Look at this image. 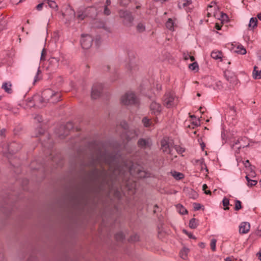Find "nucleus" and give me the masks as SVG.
Masks as SVG:
<instances>
[{
  "label": "nucleus",
  "instance_id": "nucleus-1",
  "mask_svg": "<svg viewBox=\"0 0 261 261\" xmlns=\"http://www.w3.org/2000/svg\"><path fill=\"white\" fill-rule=\"evenodd\" d=\"M105 164L109 167L108 171L104 168L98 169L94 168L88 173V177L94 185L102 190L106 186H109V180L116 178L120 175L122 169L118 164L116 158L107 152H98L95 159H92L89 165L95 167L97 165Z\"/></svg>",
  "mask_w": 261,
  "mask_h": 261
},
{
  "label": "nucleus",
  "instance_id": "nucleus-2",
  "mask_svg": "<svg viewBox=\"0 0 261 261\" xmlns=\"http://www.w3.org/2000/svg\"><path fill=\"white\" fill-rule=\"evenodd\" d=\"M60 94L55 92L51 89H46L44 90L41 94V96H35L34 99L36 102V105L40 108H42L46 106L47 102L55 103L60 100Z\"/></svg>",
  "mask_w": 261,
  "mask_h": 261
},
{
  "label": "nucleus",
  "instance_id": "nucleus-3",
  "mask_svg": "<svg viewBox=\"0 0 261 261\" xmlns=\"http://www.w3.org/2000/svg\"><path fill=\"white\" fill-rule=\"evenodd\" d=\"M119 15L121 18L123 19L122 23L124 25L128 28L133 26L134 17L131 12L120 10L119 11Z\"/></svg>",
  "mask_w": 261,
  "mask_h": 261
},
{
  "label": "nucleus",
  "instance_id": "nucleus-4",
  "mask_svg": "<svg viewBox=\"0 0 261 261\" xmlns=\"http://www.w3.org/2000/svg\"><path fill=\"white\" fill-rule=\"evenodd\" d=\"M163 105L167 108H170L176 105L175 96L174 94L170 91L167 92L163 98Z\"/></svg>",
  "mask_w": 261,
  "mask_h": 261
},
{
  "label": "nucleus",
  "instance_id": "nucleus-5",
  "mask_svg": "<svg viewBox=\"0 0 261 261\" xmlns=\"http://www.w3.org/2000/svg\"><path fill=\"white\" fill-rule=\"evenodd\" d=\"M121 102L124 105H136L138 103V99L133 92H127L121 97Z\"/></svg>",
  "mask_w": 261,
  "mask_h": 261
},
{
  "label": "nucleus",
  "instance_id": "nucleus-6",
  "mask_svg": "<svg viewBox=\"0 0 261 261\" xmlns=\"http://www.w3.org/2000/svg\"><path fill=\"white\" fill-rule=\"evenodd\" d=\"M93 38L89 35H82L81 39V44L83 48L87 49L92 46Z\"/></svg>",
  "mask_w": 261,
  "mask_h": 261
},
{
  "label": "nucleus",
  "instance_id": "nucleus-7",
  "mask_svg": "<svg viewBox=\"0 0 261 261\" xmlns=\"http://www.w3.org/2000/svg\"><path fill=\"white\" fill-rule=\"evenodd\" d=\"M161 149L163 152L171 154L172 147L168 137H164L161 141Z\"/></svg>",
  "mask_w": 261,
  "mask_h": 261
},
{
  "label": "nucleus",
  "instance_id": "nucleus-8",
  "mask_svg": "<svg viewBox=\"0 0 261 261\" xmlns=\"http://www.w3.org/2000/svg\"><path fill=\"white\" fill-rule=\"evenodd\" d=\"M73 128V124L72 122H68L64 125H61L60 126V130H64L63 133L60 132L58 133L59 137L61 138H64L66 136L68 135L70 130Z\"/></svg>",
  "mask_w": 261,
  "mask_h": 261
},
{
  "label": "nucleus",
  "instance_id": "nucleus-9",
  "mask_svg": "<svg viewBox=\"0 0 261 261\" xmlns=\"http://www.w3.org/2000/svg\"><path fill=\"white\" fill-rule=\"evenodd\" d=\"M102 85L101 84H95L91 90V97L93 99L98 98L102 92Z\"/></svg>",
  "mask_w": 261,
  "mask_h": 261
},
{
  "label": "nucleus",
  "instance_id": "nucleus-10",
  "mask_svg": "<svg viewBox=\"0 0 261 261\" xmlns=\"http://www.w3.org/2000/svg\"><path fill=\"white\" fill-rule=\"evenodd\" d=\"M224 75L227 81H228L230 84L232 85L237 84L238 80L234 73L230 70H227L224 72Z\"/></svg>",
  "mask_w": 261,
  "mask_h": 261
},
{
  "label": "nucleus",
  "instance_id": "nucleus-11",
  "mask_svg": "<svg viewBox=\"0 0 261 261\" xmlns=\"http://www.w3.org/2000/svg\"><path fill=\"white\" fill-rule=\"evenodd\" d=\"M137 145L142 149L150 148L152 145V141L149 138H140L138 141Z\"/></svg>",
  "mask_w": 261,
  "mask_h": 261
},
{
  "label": "nucleus",
  "instance_id": "nucleus-12",
  "mask_svg": "<svg viewBox=\"0 0 261 261\" xmlns=\"http://www.w3.org/2000/svg\"><path fill=\"white\" fill-rule=\"evenodd\" d=\"M150 109L151 112L154 114H158L161 111V105L155 101L151 102L150 106Z\"/></svg>",
  "mask_w": 261,
  "mask_h": 261
},
{
  "label": "nucleus",
  "instance_id": "nucleus-13",
  "mask_svg": "<svg viewBox=\"0 0 261 261\" xmlns=\"http://www.w3.org/2000/svg\"><path fill=\"white\" fill-rule=\"evenodd\" d=\"M250 224L248 222H242L239 227V232L241 233L244 234L247 233L250 230Z\"/></svg>",
  "mask_w": 261,
  "mask_h": 261
},
{
  "label": "nucleus",
  "instance_id": "nucleus-14",
  "mask_svg": "<svg viewBox=\"0 0 261 261\" xmlns=\"http://www.w3.org/2000/svg\"><path fill=\"white\" fill-rule=\"evenodd\" d=\"M21 148V146L16 142L11 143L8 146V150L12 153H15L19 151Z\"/></svg>",
  "mask_w": 261,
  "mask_h": 261
},
{
  "label": "nucleus",
  "instance_id": "nucleus-15",
  "mask_svg": "<svg viewBox=\"0 0 261 261\" xmlns=\"http://www.w3.org/2000/svg\"><path fill=\"white\" fill-rule=\"evenodd\" d=\"M2 88L9 94H11L13 92L12 84L10 82L4 83L2 86Z\"/></svg>",
  "mask_w": 261,
  "mask_h": 261
},
{
  "label": "nucleus",
  "instance_id": "nucleus-16",
  "mask_svg": "<svg viewBox=\"0 0 261 261\" xmlns=\"http://www.w3.org/2000/svg\"><path fill=\"white\" fill-rule=\"evenodd\" d=\"M258 21L256 17H252L250 19L248 27L250 30H253L257 25Z\"/></svg>",
  "mask_w": 261,
  "mask_h": 261
},
{
  "label": "nucleus",
  "instance_id": "nucleus-17",
  "mask_svg": "<svg viewBox=\"0 0 261 261\" xmlns=\"http://www.w3.org/2000/svg\"><path fill=\"white\" fill-rule=\"evenodd\" d=\"M49 62V68L52 67V66L54 67H57L59 65V60L56 58H51L48 60Z\"/></svg>",
  "mask_w": 261,
  "mask_h": 261
},
{
  "label": "nucleus",
  "instance_id": "nucleus-18",
  "mask_svg": "<svg viewBox=\"0 0 261 261\" xmlns=\"http://www.w3.org/2000/svg\"><path fill=\"white\" fill-rule=\"evenodd\" d=\"M257 67L255 66L253 71V77L254 79H261V70H257Z\"/></svg>",
  "mask_w": 261,
  "mask_h": 261
},
{
  "label": "nucleus",
  "instance_id": "nucleus-19",
  "mask_svg": "<svg viewBox=\"0 0 261 261\" xmlns=\"http://www.w3.org/2000/svg\"><path fill=\"white\" fill-rule=\"evenodd\" d=\"M222 53L220 51H213L211 53V57L215 60L222 58Z\"/></svg>",
  "mask_w": 261,
  "mask_h": 261
},
{
  "label": "nucleus",
  "instance_id": "nucleus-20",
  "mask_svg": "<svg viewBox=\"0 0 261 261\" xmlns=\"http://www.w3.org/2000/svg\"><path fill=\"white\" fill-rule=\"evenodd\" d=\"M189 227L192 229H195L198 226V220L195 218H192L190 220Z\"/></svg>",
  "mask_w": 261,
  "mask_h": 261
},
{
  "label": "nucleus",
  "instance_id": "nucleus-21",
  "mask_svg": "<svg viewBox=\"0 0 261 261\" xmlns=\"http://www.w3.org/2000/svg\"><path fill=\"white\" fill-rule=\"evenodd\" d=\"M176 207L178 210L179 213L181 215H185L188 213V211L181 204H178L176 205Z\"/></svg>",
  "mask_w": 261,
  "mask_h": 261
},
{
  "label": "nucleus",
  "instance_id": "nucleus-22",
  "mask_svg": "<svg viewBox=\"0 0 261 261\" xmlns=\"http://www.w3.org/2000/svg\"><path fill=\"white\" fill-rule=\"evenodd\" d=\"M236 52L241 55H245L247 53L246 49L242 45H238V46L237 48V50H236Z\"/></svg>",
  "mask_w": 261,
  "mask_h": 261
},
{
  "label": "nucleus",
  "instance_id": "nucleus-23",
  "mask_svg": "<svg viewBox=\"0 0 261 261\" xmlns=\"http://www.w3.org/2000/svg\"><path fill=\"white\" fill-rule=\"evenodd\" d=\"M188 252H189V249L188 248H184L180 252V257L184 259H186L187 258V255H188Z\"/></svg>",
  "mask_w": 261,
  "mask_h": 261
},
{
  "label": "nucleus",
  "instance_id": "nucleus-24",
  "mask_svg": "<svg viewBox=\"0 0 261 261\" xmlns=\"http://www.w3.org/2000/svg\"><path fill=\"white\" fill-rule=\"evenodd\" d=\"M172 176L176 179H181L184 178V175L182 173L178 172L176 171H174L173 172H171Z\"/></svg>",
  "mask_w": 261,
  "mask_h": 261
},
{
  "label": "nucleus",
  "instance_id": "nucleus-25",
  "mask_svg": "<svg viewBox=\"0 0 261 261\" xmlns=\"http://www.w3.org/2000/svg\"><path fill=\"white\" fill-rule=\"evenodd\" d=\"M174 22L171 18H169L166 23V27L170 30L173 29Z\"/></svg>",
  "mask_w": 261,
  "mask_h": 261
},
{
  "label": "nucleus",
  "instance_id": "nucleus-26",
  "mask_svg": "<svg viewBox=\"0 0 261 261\" xmlns=\"http://www.w3.org/2000/svg\"><path fill=\"white\" fill-rule=\"evenodd\" d=\"M136 29L139 33H142L145 31V26L142 23L140 22L137 24Z\"/></svg>",
  "mask_w": 261,
  "mask_h": 261
},
{
  "label": "nucleus",
  "instance_id": "nucleus-27",
  "mask_svg": "<svg viewBox=\"0 0 261 261\" xmlns=\"http://www.w3.org/2000/svg\"><path fill=\"white\" fill-rule=\"evenodd\" d=\"M115 237L117 241H122L124 239V235L122 232L117 233Z\"/></svg>",
  "mask_w": 261,
  "mask_h": 261
},
{
  "label": "nucleus",
  "instance_id": "nucleus-28",
  "mask_svg": "<svg viewBox=\"0 0 261 261\" xmlns=\"http://www.w3.org/2000/svg\"><path fill=\"white\" fill-rule=\"evenodd\" d=\"M223 205L225 207L224 210H228L229 209L228 206L229 205V200L228 198L224 197L222 201Z\"/></svg>",
  "mask_w": 261,
  "mask_h": 261
},
{
  "label": "nucleus",
  "instance_id": "nucleus-29",
  "mask_svg": "<svg viewBox=\"0 0 261 261\" xmlns=\"http://www.w3.org/2000/svg\"><path fill=\"white\" fill-rule=\"evenodd\" d=\"M234 202H235V206H234L235 211H238L242 208V203H241V201H240L239 200L236 199L234 200Z\"/></svg>",
  "mask_w": 261,
  "mask_h": 261
},
{
  "label": "nucleus",
  "instance_id": "nucleus-30",
  "mask_svg": "<svg viewBox=\"0 0 261 261\" xmlns=\"http://www.w3.org/2000/svg\"><path fill=\"white\" fill-rule=\"evenodd\" d=\"M242 140H243V138H241V139H238L235 142V143L233 144V147L236 146L237 148H238V149H240L241 148H244L245 147L248 146V145L240 144V146H237V145L238 144H240L241 143V141H242Z\"/></svg>",
  "mask_w": 261,
  "mask_h": 261
},
{
  "label": "nucleus",
  "instance_id": "nucleus-31",
  "mask_svg": "<svg viewBox=\"0 0 261 261\" xmlns=\"http://www.w3.org/2000/svg\"><path fill=\"white\" fill-rule=\"evenodd\" d=\"M48 4L50 8L57 10L58 5L55 2L48 0Z\"/></svg>",
  "mask_w": 261,
  "mask_h": 261
},
{
  "label": "nucleus",
  "instance_id": "nucleus-32",
  "mask_svg": "<svg viewBox=\"0 0 261 261\" xmlns=\"http://www.w3.org/2000/svg\"><path fill=\"white\" fill-rule=\"evenodd\" d=\"M139 240V236L137 234H134L130 237L129 241L130 242H137Z\"/></svg>",
  "mask_w": 261,
  "mask_h": 261
},
{
  "label": "nucleus",
  "instance_id": "nucleus-33",
  "mask_svg": "<svg viewBox=\"0 0 261 261\" xmlns=\"http://www.w3.org/2000/svg\"><path fill=\"white\" fill-rule=\"evenodd\" d=\"M142 122L145 127H149L150 125V119H148L147 117H144L143 118Z\"/></svg>",
  "mask_w": 261,
  "mask_h": 261
},
{
  "label": "nucleus",
  "instance_id": "nucleus-34",
  "mask_svg": "<svg viewBox=\"0 0 261 261\" xmlns=\"http://www.w3.org/2000/svg\"><path fill=\"white\" fill-rule=\"evenodd\" d=\"M216 242H217V240L215 239H213L211 242V244H210L211 248L213 251H215L216 250Z\"/></svg>",
  "mask_w": 261,
  "mask_h": 261
},
{
  "label": "nucleus",
  "instance_id": "nucleus-35",
  "mask_svg": "<svg viewBox=\"0 0 261 261\" xmlns=\"http://www.w3.org/2000/svg\"><path fill=\"white\" fill-rule=\"evenodd\" d=\"M189 67L192 70H195L196 68H198V65L197 62H195L190 64Z\"/></svg>",
  "mask_w": 261,
  "mask_h": 261
},
{
  "label": "nucleus",
  "instance_id": "nucleus-36",
  "mask_svg": "<svg viewBox=\"0 0 261 261\" xmlns=\"http://www.w3.org/2000/svg\"><path fill=\"white\" fill-rule=\"evenodd\" d=\"M175 149L178 153H182L185 152V150L184 148L179 146H175Z\"/></svg>",
  "mask_w": 261,
  "mask_h": 261
},
{
  "label": "nucleus",
  "instance_id": "nucleus-37",
  "mask_svg": "<svg viewBox=\"0 0 261 261\" xmlns=\"http://www.w3.org/2000/svg\"><path fill=\"white\" fill-rule=\"evenodd\" d=\"M198 162H199V163L201 166V169H203V168H204L206 171H208V169L206 167L205 164L204 163V161L203 159L201 160L198 161Z\"/></svg>",
  "mask_w": 261,
  "mask_h": 261
},
{
  "label": "nucleus",
  "instance_id": "nucleus-38",
  "mask_svg": "<svg viewBox=\"0 0 261 261\" xmlns=\"http://www.w3.org/2000/svg\"><path fill=\"white\" fill-rule=\"evenodd\" d=\"M103 13L105 15H107V16L110 15V14H111V11L108 8V7L107 6H105Z\"/></svg>",
  "mask_w": 261,
  "mask_h": 261
},
{
  "label": "nucleus",
  "instance_id": "nucleus-39",
  "mask_svg": "<svg viewBox=\"0 0 261 261\" xmlns=\"http://www.w3.org/2000/svg\"><path fill=\"white\" fill-rule=\"evenodd\" d=\"M46 52L45 49L44 48L42 50V52H41V58H40V60L41 61H43L45 60V56L46 55Z\"/></svg>",
  "mask_w": 261,
  "mask_h": 261
},
{
  "label": "nucleus",
  "instance_id": "nucleus-40",
  "mask_svg": "<svg viewBox=\"0 0 261 261\" xmlns=\"http://www.w3.org/2000/svg\"><path fill=\"white\" fill-rule=\"evenodd\" d=\"M193 205L194 211H198L201 208V204L199 203H194Z\"/></svg>",
  "mask_w": 261,
  "mask_h": 261
},
{
  "label": "nucleus",
  "instance_id": "nucleus-41",
  "mask_svg": "<svg viewBox=\"0 0 261 261\" xmlns=\"http://www.w3.org/2000/svg\"><path fill=\"white\" fill-rule=\"evenodd\" d=\"M41 71L39 69V68H38V70H37V74L35 76V77L34 79V83H35V82L38 81L40 79L38 78V75L40 73Z\"/></svg>",
  "mask_w": 261,
  "mask_h": 261
},
{
  "label": "nucleus",
  "instance_id": "nucleus-42",
  "mask_svg": "<svg viewBox=\"0 0 261 261\" xmlns=\"http://www.w3.org/2000/svg\"><path fill=\"white\" fill-rule=\"evenodd\" d=\"M138 173L140 175V177H141L144 178V177H147V173L144 171H139Z\"/></svg>",
  "mask_w": 261,
  "mask_h": 261
},
{
  "label": "nucleus",
  "instance_id": "nucleus-43",
  "mask_svg": "<svg viewBox=\"0 0 261 261\" xmlns=\"http://www.w3.org/2000/svg\"><path fill=\"white\" fill-rule=\"evenodd\" d=\"M85 16L86 15L85 14H84L83 13H81L78 14L77 17L79 20H83L84 19Z\"/></svg>",
  "mask_w": 261,
  "mask_h": 261
},
{
  "label": "nucleus",
  "instance_id": "nucleus-44",
  "mask_svg": "<svg viewBox=\"0 0 261 261\" xmlns=\"http://www.w3.org/2000/svg\"><path fill=\"white\" fill-rule=\"evenodd\" d=\"M192 4V1L191 0H186V1H185V2L183 3L182 4V6L184 7H186L188 6H189V5L191 4Z\"/></svg>",
  "mask_w": 261,
  "mask_h": 261
},
{
  "label": "nucleus",
  "instance_id": "nucleus-45",
  "mask_svg": "<svg viewBox=\"0 0 261 261\" xmlns=\"http://www.w3.org/2000/svg\"><path fill=\"white\" fill-rule=\"evenodd\" d=\"M43 5H44L43 3H41L39 4H38L36 7V9L38 11H40L41 10H42Z\"/></svg>",
  "mask_w": 261,
  "mask_h": 261
},
{
  "label": "nucleus",
  "instance_id": "nucleus-46",
  "mask_svg": "<svg viewBox=\"0 0 261 261\" xmlns=\"http://www.w3.org/2000/svg\"><path fill=\"white\" fill-rule=\"evenodd\" d=\"M257 184V181L255 180H250L249 185H248L249 186L252 187L253 186H255Z\"/></svg>",
  "mask_w": 261,
  "mask_h": 261
},
{
  "label": "nucleus",
  "instance_id": "nucleus-47",
  "mask_svg": "<svg viewBox=\"0 0 261 261\" xmlns=\"http://www.w3.org/2000/svg\"><path fill=\"white\" fill-rule=\"evenodd\" d=\"M35 119H36L38 122H41L43 121V119L42 116L37 115L35 118Z\"/></svg>",
  "mask_w": 261,
  "mask_h": 261
},
{
  "label": "nucleus",
  "instance_id": "nucleus-48",
  "mask_svg": "<svg viewBox=\"0 0 261 261\" xmlns=\"http://www.w3.org/2000/svg\"><path fill=\"white\" fill-rule=\"evenodd\" d=\"M244 164L246 167H249L251 166V164H250L249 160H247L246 161H245V162L244 163Z\"/></svg>",
  "mask_w": 261,
  "mask_h": 261
},
{
  "label": "nucleus",
  "instance_id": "nucleus-49",
  "mask_svg": "<svg viewBox=\"0 0 261 261\" xmlns=\"http://www.w3.org/2000/svg\"><path fill=\"white\" fill-rule=\"evenodd\" d=\"M189 55L188 54L184 53L183 57L185 60H188L189 59Z\"/></svg>",
  "mask_w": 261,
  "mask_h": 261
},
{
  "label": "nucleus",
  "instance_id": "nucleus-50",
  "mask_svg": "<svg viewBox=\"0 0 261 261\" xmlns=\"http://www.w3.org/2000/svg\"><path fill=\"white\" fill-rule=\"evenodd\" d=\"M22 0H12V2L14 4H18L21 2Z\"/></svg>",
  "mask_w": 261,
  "mask_h": 261
},
{
  "label": "nucleus",
  "instance_id": "nucleus-51",
  "mask_svg": "<svg viewBox=\"0 0 261 261\" xmlns=\"http://www.w3.org/2000/svg\"><path fill=\"white\" fill-rule=\"evenodd\" d=\"M256 256L258 257V258L261 261V249L258 253H257Z\"/></svg>",
  "mask_w": 261,
  "mask_h": 261
},
{
  "label": "nucleus",
  "instance_id": "nucleus-52",
  "mask_svg": "<svg viewBox=\"0 0 261 261\" xmlns=\"http://www.w3.org/2000/svg\"><path fill=\"white\" fill-rule=\"evenodd\" d=\"M190 239H193L195 240L196 238L191 233H189V235H187Z\"/></svg>",
  "mask_w": 261,
  "mask_h": 261
},
{
  "label": "nucleus",
  "instance_id": "nucleus-53",
  "mask_svg": "<svg viewBox=\"0 0 261 261\" xmlns=\"http://www.w3.org/2000/svg\"><path fill=\"white\" fill-rule=\"evenodd\" d=\"M221 26H220L218 23H216L215 24V28L218 30H221Z\"/></svg>",
  "mask_w": 261,
  "mask_h": 261
},
{
  "label": "nucleus",
  "instance_id": "nucleus-54",
  "mask_svg": "<svg viewBox=\"0 0 261 261\" xmlns=\"http://www.w3.org/2000/svg\"><path fill=\"white\" fill-rule=\"evenodd\" d=\"M0 23H1L2 25H5L6 24L5 21H4V17L0 18Z\"/></svg>",
  "mask_w": 261,
  "mask_h": 261
},
{
  "label": "nucleus",
  "instance_id": "nucleus-55",
  "mask_svg": "<svg viewBox=\"0 0 261 261\" xmlns=\"http://www.w3.org/2000/svg\"><path fill=\"white\" fill-rule=\"evenodd\" d=\"M111 5V0H106L105 6L108 7Z\"/></svg>",
  "mask_w": 261,
  "mask_h": 261
},
{
  "label": "nucleus",
  "instance_id": "nucleus-56",
  "mask_svg": "<svg viewBox=\"0 0 261 261\" xmlns=\"http://www.w3.org/2000/svg\"><path fill=\"white\" fill-rule=\"evenodd\" d=\"M204 193L207 194V195H211V191L210 190H205L204 191Z\"/></svg>",
  "mask_w": 261,
  "mask_h": 261
},
{
  "label": "nucleus",
  "instance_id": "nucleus-57",
  "mask_svg": "<svg viewBox=\"0 0 261 261\" xmlns=\"http://www.w3.org/2000/svg\"><path fill=\"white\" fill-rule=\"evenodd\" d=\"M5 6V4L3 3L2 2H0V9H2L4 8Z\"/></svg>",
  "mask_w": 261,
  "mask_h": 261
},
{
  "label": "nucleus",
  "instance_id": "nucleus-58",
  "mask_svg": "<svg viewBox=\"0 0 261 261\" xmlns=\"http://www.w3.org/2000/svg\"><path fill=\"white\" fill-rule=\"evenodd\" d=\"M189 59L191 61H194L195 60V58L193 56H189Z\"/></svg>",
  "mask_w": 261,
  "mask_h": 261
},
{
  "label": "nucleus",
  "instance_id": "nucleus-59",
  "mask_svg": "<svg viewBox=\"0 0 261 261\" xmlns=\"http://www.w3.org/2000/svg\"><path fill=\"white\" fill-rule=\"evenodd\" d=\"M207 188V186L206 184H204L202 186V189L203 191L206 190V189Z\"/></svg>",
  "mask_w": 261,
  "mask_h": 261
},
{
  "label": "nucleus",
  "instance_id": "nucleus-60",
  "mask_svg": "<svg viewBox=\"0 0 261 261\" xmlns=\"http://www.w3.org/2000/svg\"><path fill=\"white\" fill-rule=\"evenodd\" d=\"M245 178H246V180H247L248 185H249L250 181L251 179L248 177V175H246Z\"/></svg>",
  "mask_w": 261,
  "mask_h": 261
},
{
  "label": "nucleus",
  "instance_id": "nucleus-61",
  "mask_svg": "<svg viewBox=\"0 0 261 261\" xmlns=\"http://www.w3.org/2000/svg\"><path fill=\"white\" fill-rule=\"evenodd\" d=\"M200 145H201V147L202 148V150H204V147H205V144L203 142H202V143L200 144Z\"/></svg>",
  "mask_w": 261,
  "mask_h": 261
},
{
  "label": "nucleus",
  "instance_id": "nucleus-62",
  "mask_svg": "<svg viewBox=\"0 0 261 261\" xmlns=\"http://www.w3.org/2000/svg\"><path fill=\"white\" fill-rule=\"evenodd\" d=\"M257 18L261 21V13H259L257 15Z\"/></svg>",
  "mask_w": 261,
  "mask_h": 261
},
{
  "label": "nucleus",
  "instance_id": "nucleus-63",
  "mask_svg": "<svg viewBox=\"0 0 261 261\" xmlns=\"http://www.w3.org/2000/svg\"><path fill=\"white\" fill-rule=\"evenodd\" d=\"M229 109L231 111H233L234 112H236L235 108L234 106L229 107Z\"/></svg>",
  "mask_w": 261,
  "mask_h": 261
},
{
  "label": "nucleus",
  "instance_id": "nucleus-64",
  "mask_svg": "<svg viewBox=\"0 0 261 261\" xmlns=\"http://www.w3.org/2000/svg\"><path fill=\"white\" fill-rule=\"evenodd\" d=\"M225 261H232V260L230 257H227L225 259Z\"/></svg>",
  "mask_w": 261,
  "mask_h": 261
}]
</instances>
